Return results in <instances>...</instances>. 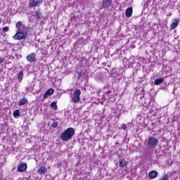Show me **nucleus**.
I'll return each mask as SVG.
<instances>
[{
	"label": "nucleus",
	"mask_w": 180,
	"mask_h": 180,
	"mask_svg": "<svg viewBox=\"0 0 180 180\" xmlns=\"http://www.w3.org/2000/svg\"><path fill=\"white\" fill-rule=\"evenodd\" d=\"M75 134V129L72 127L68 128L65 131L60 135V139L63 141H68V140L72 139Z\"/></svg>",
	"instance_id": "1"
},
{
	"label": "nucleus",
	"mask_w": 180,
	"mask_h": 180,
	"mask_svg": "<svg viewBox=\"0 0 180 180\" xmlns=\"http://www.w3.org/2000/svg\"><path fill=\"white\" fill-rule=\"evenodd\" d=\"M13 38L14 40H25L27 39V30H17Z\"/></svg>",
	"instance_id": "2"
},
{
	"label": "nucleus",
	"mask_w": 180,
	"mask_h": 180,
	"mask_svg": "<svg viewBox=\"0 0 180 180\" xmlns=\"http://www.w3.org/2000/svg\"><path fill=\"white\" fill-rule=\"evenodd\" d=\"M158 139L154 136H148L147 141V147L149 148H155L158 146Z\"/></svg>",
	"instance_id": "3"
},
{
	"label": "nucleus",
	"mask_w": 180,
	"mask_h": 180,
	"mask_svg": "<svg viewBox=\"0 0 180 180\" xmlns=\"http://www.w3.org/2000/svg\"><path fill=\"white\" fill-rule=\"evenodd\" d=\"M81 96V90L76 89L73 94L70 96L71 98V102H74L75 103H78L79 101H81V98L79 97Z\"/></svg>",
	"instance_id": "4"
},
{
	"label": "nucleus",
	"mask_w": 180,
	"mask_h": 180,
	"mask_svg": "<svg viewBox=\"0 0 180 180\" xmlns=\"http://www.w3.org/2000/svg\"><path fill=\"white\" fill-rule=\"evenodd\" d=\"M41 4V0H30L29 1V8L32 9V8H36V6H39Z\"/></svg>",
	"instance_id": "5"
},
{
	"label": "nucleus",
	"mask_w": 180,
	"mask_h": 180,
	"mask_svg": "<svg viewBox=\"0 0 180 180\" xmlns=\"http://www.w3.org/2000/svg\"><path fill=\"white\" fill-rule=\"evenodd\" d=\"M113 0H103L102 7L105 9H108L110 5H112Z\"/></svg>",
	"instance_id": "6"
},
{
	"label": "nucleus",
	"mask_w": 180,
	"mask_h": 180,
	"mask_svg": "<svg viewBox=\"0 0 180 180\" xmlns=\"http://www.w3.org/2000/svg\"><path fill=\"white\" fill-rule=\"evenodd\" d=\"M15 26L18 30H27V27H26V26H25L20 21H18Z\"/></svg>",
	"instance_id": "7"
},
{
	"label": "nucleus",
	"mask_w": 180,
	"mask_h": 180,
	"mask_svg": "<svg viewBox=\"0 0 180 180\" xmlns=\"http://www.w3.org/2000/svg\"><path fill=\"white\" fill-rule=\"evenodd\" d=\"M34 58H36V53L33 52L30 54H29L27 56V61H29L30 63H33L34 61Z\"/></svg>",
	"instance_id": "8"
},
{
	"label": "nucleus",
	"mask_w": 180,
	"mask_h": 180,
	"mask_svg": "<svg viewBox=\"0 0 180 180\" xmlns=\"http://www.w3.org/2000/svg\"><path fill=\"white\" fill-rule=\"evenodd\" d=\"M26 169H27V165L25 163H22L18 167V172H25Z\"/></svg>",
	"instance_id": "9"
},
{
	"label": "nucleus",
	"mask_w": 180,
	"mask_h": 180,
	"mask_svg": "<svg viewBox=\"0 0 180 180\" xmlns=\"http://www.w3.org/2000/svg\"><path fill=\"white\" fill-rule=\"evenodd\" d=\"M53 94H54V89H53L52 88L48 89L44 95V99L49 98V96H51Z\"/></svg>",
	"instance_id": "10"
},
{
	"label": "nucleus",
	"mask_w": 180,
	"mask_h": 180,
	"mask_svg": "<svg viewBox=\"0 0 180 180\" xmlns=\"http://www.w3.org/2000/svg\"><path fill=\"white\" fill-rule=\"evenodd\" d=\"M148 176L150 179H155V178L158 176V172H157L155 170H153L149 172Z\"/></svg>",
	"instance_id": "11"
},
{
	"label": "nucleus",
	"mask_w": 180,
	"mask_h": 180,
	"mask_svg": "<svg viewBox=\"0 0 180 180\" xmlns=\"http://www.w3.org/2000/svg\"><path fill=\"white\" fill-rule=\"evenodd\" d=\"M179 23V20L178 19L173 20V21L170 25L171 30H173V29H176V27H178Z\"/></svg>",
	"instance_id": "12"
},
{
	"label": "nucleus",
	"mask_w": 180,
	"mask_h": 180,
	"mask_svg": "<svg viewBox=\"0 0 180 180\" xmlns=\"http://www.w3.org/2000/svg\"><path fill=\"white\" fill-rule=\"evenodd\" d=\"M125 15L127 18H130V16L133 15V8L131 7H129L125 12Z\"/></svg>",
	"instance_id": "13"
},
{
	"label": "nucleus",
	"mask_w": 180,
	"mask_h": 180,
	"mask_svg": "<svg viewBox=\"0 0 180 180\" xmlns=\"http://www.w3.org/2000/svg\"><path fill=\"white\" fill-rule=\"evenodd\" d=\"M127 165V162L124 158L120 160V168H124Z\"/></svg>",
	"instance_id": "14"
},
{
	"label": "nucleus",
	"mask_w": 180,
	"mask_h": 180,
	"mask_svg": "<svg viewBox=\"0 0 180 180\" xmlns=\"http://www.w3.org/2000/svg\"><path fill=\"white\" fill-rule=\"evenodd\" d=\"M27 102H28L27 98L26 97H24L20 100L18 105L19 106H23V105H26Z\"/></svg>",
	"instance_id": "15"
},
{
	"label": "nucleus",
	"mask_w": 180,
	"mask_h": 180,
	"mask_svg": "<svg viewBox=\"0 0 180 180\" xmlns=\"http://www.w3.org/2000/svg\"><path fill=\"white\" fill-rule=\"evenodd\" d=\"M38 172L40 174V175H44V174L47 172V170L46 169V167L42 166L39 167Z\"/></svg>",
	"instance_id": "16"
},
{
	"label": "nucleus",
	"mask_w": 180,
	"mask_h": 180,
	"mask_svg": "<svg viewBox=\"0 0 180 180\" xmlns=\"http://www.w3.org/2000/svg\"><path fill=\"white\" fill-rule=\"evenodd\" d=\"M34 16L36 20H39V19H41V13L40 11H36Z\"/></svg>",
	"instance_id": "17"
},
{
	"label": "nucleus",
	"mask_w": 180,
	"mask_h": 180,
	"mask_svg": "<svg viewBox=\"0 0 180 180\" xmlns=\"http://www.w3.org/2000/svg\"><path fill=\"white\" fill-rule=\"evenodd\" d=\"M18 79L20 82H22V79H23V71L20 70L18 73Z\"/></svg>",
	"instance_id": "18"
},
{
	"label": "nucleus",
	"mask_w": 180,
	"mask_h": 180,
	"mask_svg": "<svg viewBox=\"0 0 180 180\" xmlns=\"http://www.w3.org/2000/svg\"><path fill=\"white\" fill-rule=\"evenodd\" d=\"M164 82V79H157L155 80L154 84L155 85H160V84H162Z\"/></svg>",
	"instance_id": "19"
},
{
	"label": "nucleus",
	"mask_w": 180,
	"mask_h": 180,
	"mask_svg": "<svg viewBox=\"0 0 180 180\" xmlns=\"http://www.w3.org/2000/svg\"><path fill=\"white\" fill-rule=\"evenodd\" d=\"M13 116H14V117H19V116H20V110H15L13 112Z\"/></svg>",
	"instance_id": "20"
},
{
	"label": "nucleus",
	"mask_w": 180,
	"mask_h": 180,
	"mask_svg": "<svg viewBox=\"0 0 180 180\" xmlns=\"http://www.w3.org/2000/svg\"><path fill=\"white\" fill-rule=\"evenodd\" d=\"M51 108H52L53 110H57V103L56 102L51 103Z\"/></svg>",
	"instance_id": "21"
},
{
	"label": "nucleus",
	"mask_w": 180,
	"mask_h": 180,
	"mask_svg": "<svg viewBox=\"0 0 180 180\" xmlns=\"http://www.w3.org/2000/svg\"><path fill=\"white\" fill-rule=\"evenodd\" d=\"M168 179H169V176H168V174H165V175L162 177V179H161V180H168Z\"/></svg>",
	"instance_id": "22"
},
{
	"label": "nucleus",
	"mask_w": 180,
	"mask_h": 180,
	"mask_svg": "<svg viewBox=\"0 0 180 180\" xmlns=\"http://www.w3.org/2000/svg\"><path fill=\"white\" fill-rule=\"evenodd\" d=\"M57 126H58V122H54L51 124V127H53V129H56V127H57Z\"/></svg>",
	"instance_id": "23"
},
{
	"label": "nucleus",
	"mask_w": 180,
	"mask_h": 180,
	"mask_svg": "<svg viewBox=\"0 0 180 180\" xmlns=\"http://www.w3.org/2000/svg\"><path fill=\"white\" fill-rule=\"evenodd\" d=\"M121 129H122V130H126V129H127V125H126V124H123L121 126Z\"/></svg>",
	"instance_id": "24"
},
{
	"label": "nucleus",
	"mask_w": 180,
	"mask_h": 180,
	"mask_svg": "<svg viewBox=\"0 0 180 180\" xmlns=\"http://www.w3.org/2000/svg\"><path fill=\"white\" fill-rule=\"evenodd\" d=\"M9 30V27L6 26L3 28V32H8Z\"/></svg>",
	"instance_id": "25"
},
{
	"label": "nucleus",
	"mask_w": 180,
	"mask_h": 180,
	"mask_svg": "<svg viewBox=\"0 0 180 180\" xmlns=\"http://www.w3.org/2000/svg\"><path fill=\"white\" fill-rule=\"evenodd\" d=\"M4 61L5 60L4 59L0 58V64H4Z\"/></svg>",
	"instance_id": "26"
},
{
	"label": "nucleus",
	"mask_w": 180,
	"mask_h": 180,
	"mask_svg": "<svg viewBox=\"0 0 180 180\" xmlns=\"http://www.w3.org/2000/svg\"><path fill=\"white\" fill-rule=\"evenodd\" d=\"M1 23H2V20L1 19H0V25H1Z\"/></svg>",
	"instance_id": "27"
},
{
	"label": "nucleus",
	"mask_w": 180,
	"mask_h": 180,
	"mask_svg": "<svg viewBox=\"0 0 180 180\" xmlns=\"http://www.w3.org/2000/svg\"><path fill=\"white\" fill-rule=\"evenodd\" d=\"M107 94H110V91H108Z\"/></svg>",
	"instance_id": "28"
}]
</instances>
